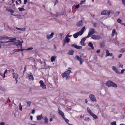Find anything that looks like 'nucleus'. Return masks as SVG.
Returning a JSON list of instances; mask_svg holds the SVG:
<instances>
[{
    "mask_svg": "<svg viewBox=\"0 0 125 125\" xmlns=\"http://www.w3.org/2000/svg\"><path fill=\"white\" fill-rule=\"evenodd\" d=\"M121 24L122 25H124V26H125V24L124 23H121Z\"/></svg>",
    "mask_w": 125,
    "mask_h": 125,
    "instance_id": "e2e57ef3",
    "label": "nucleus"
},
{
    "mask_svg": "<svg viewBox=\"0 0 125 125\" xmlns=\"http://www.w3.org/2000/svg\"><path fill=\"white\" fill-rule=\"evenodd\" d=\"M80 33H79V32H78L76 33L75 34H74L73 35V37L74 38H77L79 35H80Z\"/></svg>",
    "mask_w": 125,
    "mask_h": 125,
    "instance_id": "aec40b11",
    "label": "nucleus"
},
{
    "mask_svg": "<svg viewBox=\"0 0 125 125\" xmlns=\"http://www.w3.org/2000/svg\"><path fill=\"white\" fill-rule=\"evenodd\" d=\"M54 34L53 32L52 31L50 34H47L46 35V38L48 40H50L53 38Z\"/></svg>",
    "mask_w": 125,
    "mask_h": 125,
    "instance_id": "0eeeda50",
    "label": "nucleus"
},
{
    "mask_svg": "<svg viewBox=\"0 0 125 125\" xmlns=\"http://www.w3.org/2000/svg\"><path fill=\"white\" fill-rule=\"evenodd\" d=\"M87 38V37L83 38L81 39V41H83V42H84V41L86 40Z\"/></svg>",
    "mask_w": 125,
    "mask_h": 125,
    "instance_id": "37998d69",
    "label": "nucleus"
},
{
    "mask_svg": "<svg viewBox=\"0 0 125 125\" xmlns=\"http://www.w3.org/2000/svg\"><path fill=\"white\" fill-rule=\"evenodd\" d=\"M12 75L13 78H18L19 76L18 74L16 73H13Z\"/></svg>",
    "mask_w": 125,
    "mask_h": 125,
    "instance_id": "a878e982",
    "label": "nucleus"
},
{
    "mask_svg": "<svg viewBox=\"0 0 125 125\" xmlns=\"http://www.w3.org/2000/svg\"><path fill=\"white\" fill-rule=\"evenodd\" d=\"M94 29L93 28L90 29L88 35L87 36V38H89L90 37L91 35L94 34Z\"/></svg>",
    "mask_w": 125,
    "mask_h": 125,
    "instance_id": "20e7f679",
    "label": "nucleus"
},
{
    "mask_svg": "<svg viewBox=\"0 0 125 125\" xmlns=\"http://www.w3.org/2000/svg\"><path fill=\"white\" fill-rule=\"evenodd\" d=\"M30 118L31 119V120H32V118H33L32 116H31L30 117Z\"/></svg>",
    "mask_w": 125,
    "mask_h": 125,
    "instance_id": "69168bd1",
    "label": "nucleus"
},
{
    "mask_svg": "<svg viewBox=\"0 0 125 125\" xmlns=\"http://www.w3.org/2000/svg\"><path fill=\"white\" fill-rule=\"evenodd\" d=\"M90 120V118L89 117H86L84 119V120L86 121H89V120Z\"/></svg>",
    "mask_w": 125,
    "mask_h": 125,
    "instance_id": "49530a36",
    "label": "nucleus"
},
{
    "mask_svg": "<svg viewBox=\"0 0 125 125\" xmlns=\"http://www.w3.org/2000/svg\"><path fill=\"white\" fill-rule=\"evenodd\" d=\"M4 123L3 122H2L0 123V125H4Z\"/></svg>",
    "mask_w": 125,
    "mask_h": 125,
    "instance_id": "bf43d9fd",
    "label": "nucleus"
},
{
    "mask_svg": "<svg viewBox=\"0 0 125 125\" xmlns=\"http://www.w3.org/2000/svg\"><path fill=\"white\" fill-rule=\"evenodd\" d=\"M117 33L115 31V29H114L112 31V36H114L115 35H117Z\"/></svg>",
    "mask_w": 125,
    "mask_h": 125,
    "instance_id": "5701e85b",
    "label": "nucleus"
},
{
    "mask_svg": "<svg viewBox=\"0 0 125 125\" xmlns=\"http://www.w3.org/2000/svg\"><path fill=\"white\" fill-rule=\"evenodd\" d=\"M43 119L44 120V124H46L48 123V120L47 116H45L43 118Z\"/></svg>",
    "mask_w": 125,
    "mask_h": 125,
    "instance_id": "f3484780",
    "label": "nucleus"
},
{
    "mask_svg": "<svg viewBox=\"0 0 125 125\" xmlns=\"http://www.w3.org/2000/svg\"><path fill=\"white\" fill-rule=\"evenodd\" d=\"M23 51V49H15L13 50V51L15 52H19L21 51Z\"/></svg>",
    "mask_w": 125,
    "mask_h": 125,
    "instance_id": "bb28decb",
    "label": "nucleus"
},
{
    "mask_svg": "<svg viewBox=\"0 0 125 125\" xmlns=\"http://www.w3.org/2000/svg\"><path fill=\"white\" fill-rule=\"evenodd\" d=\"M90 100L93 102H96V99L94 95L93 94H90L89 95Z\"/></svg>",
    "mask_w": 125,
    "mask_h": 125,
    "instance_id": "1a4fd4ad",
    "label": "nucleus"
},
{
    "mask_svg": "<svg viewBox=\"0 0 125 125\" xmlns=\"http://www.w3.org/2000/svg\"><path fill=\"white\" fill-rule=\"evenodd\" d=\"M27 0H24V4H26L27 1Z\"/></svg>",
    "mask_w": 125,
    "mask_h": 125,
    "instance_id": "5fc2aeb1",
    "label": "nucleus"
},
{
    "mask_svg": "<svg viewBox=\"0 0 125 125\" xmlns=\"http://www.w3.org/2000/svg\"><path fill=\"white\" fill-rule=\"evenodd\" d=\"M7 70H6L4 72V73L3 74V78H4L5 77V74L7 73Z\"/></svg>",
    "mask_w": 125,
    "mask_h": 125,
    "instance_id": "79ce46f5",
    "label": "nucleus"
},
{
    "mask_svg": "<svg viewBox=\"0 0 125 125\" xmlns=\"http://www.w3.org/2000/svg\"><path fill=\"white\" fill-rule=\"evenodd\" d=\"M56 56H52L51 58V61L52 62L55 61V60L56 59Z\"/></svg>",
    "mask_w": 125,
    "mask_h": 125,
    "instance_id": "b1692460",
    "label": "nucleus"
},
{
    "mask_svg": "<svg viewBox=\"0 0 125 125\" xmlns=\"http://www.w3.org/2000/svg\"><path fill=\"white\" fill-rule=\"evenodd\" d=\"M21 2V0H17L16 1V4L18 5Z\"/></svg>",
    "mask_w": 125,
    "mask_h": 125,
    "instance_id": "473e14b6",
    "label": "nucleus"
},
{
    "mask_svg": "<svg viewBox=\"0 0 125 125\" xmlns=\"http://www.w3.org/2000/svg\"><path fill=\"white\" fill-rule=\"evenodd\" d=\"M26 102L28 104L27 106H30V104L31 103V102L30 101H26Z\"/></svg>",
    "mask_w": 125,
    "mask_h": 125,
    "instance_id": "f704fd0d",
    "label": "nucleus"
},
{
    "mask_svg": "<svg viewBox=\"0 0 125 125\" xmlns=\"http://www.w3.org/2000/svg\"><path fill=\"white\" fill-rule=\"evenodd\" d=\"M39 83L40 85V86L43 89L46 88V85L42 81H40Z\"/></svg>",
    "mask_w": 125,
    "mask_h": 125,
    "instance_id": "f8f14e48",
    "label": "nucleus"
},
{
    "mask_svg": "<svg viewBox=\"0 0 125 125\" xmlns=\"http://www.w3.org/2000/svg\"><path fill=\"white\" fill-rule=\"evenodd\" d=\"M72 35H70L69 33H68V34L66 35V36L68 38L69 37H72Z\"/></svg>",
    "mask_w": 125,
    "mask_h": 125,
    "instance_id": "de8ad7c7",
    "label": "nucleus"
},
{
    "mask_svg": "<svg viewBox=\"0 0 125 125\" xmlns=\"http://www.w3.org/2000/svg\"><path fill=\"white\" fill-rule=\"evenodd\" d=\"M85 0H84L83 1H81L80 5H81L85 3Z\"/></svg>",
    "mask_w": 125,
    "mask_h": 125,
    "instance_id": "c03bdc74",
    "label": "nucleus"
},
{
    "mask_svg": "<svg viewBox=\"0 0 125 125\" xmlns=\"http://www.w3.org/2000/svg\"><path fill=\"white\" fill-rule=\"evenodd\" d=\"M84 42H83V41H81L80 43L83 46H84Z\"/></svg>",
    "mask_w": 125,
    "mask_h": 125,
    "instance_id": "a18cd8bd",
    "label": "nucleus"
},
{
    "mask_svg": "<svg viewBox=\"0 0 125 125\" xmlns=\"http://www.w3.org/2000/svg\"><path fill=\"white\" fill-rule=\"evenodd\" d=\"M85 27L84 26L81 29V30L79 31V33H80V35H82V34H83V33L84 31V30H85Z\"/></svg>",
    "mask_w": 125,
    "mask_h": 125,
    "instance_id": "a211bd4d",
    "label": "nucleus"
},
{
    "mask_svg": "<svg viewBox=\"0 0 125 125\" xmlns=\"http://www.w3.org/2000/svg\"><path fill=\"white\" fill-rule=\"evenodd\" d=\"M58 112L59 114L61 115L62 118L65 116L63 113L60 110L59 108H58Z\"/></svg>",
    "mask_w": 125,
    "mask_h": 125,
    "instance_id": "ddd939ff",
    "label": "nucleus"
},
{
    "mask_svg": "<svg viewBox=\"0 0 125 125\" xmlns=\"http://www.w3.org/2000/svg\"><path fill=\"white\" fill-rule=\"evenodd\" d=\"M113 13V12L110 10H103L101 12V14L102 15H109L110 13Z\"/></svg>",
    "mask_w": 125,
    "mask_h": 125,
    "instance_id": "39448f33",
    "label": "nucleus"
},
{
    "mask_svg": "<svg viewBox=\"0 0 125 125\" xmlns=\"http://www.w3.org/2000/svg\"><path fill=\"white\" fill-rule=\"evenodd\" d=\"M125 71V69H123L121 71L120 73H120H121V74H123L124 73V71Z\"/></svg>",
    "mask_w": 125,
    "mask_h": 125,
    "instance_id": "09e8293b",
    "label": "nucleus"
},
{
    "mask_svg": "<svg viewBox=\"0 0 125 125\" xmlns=\"http://www.w3.org/2000/svg\"><path fill=\"white\" fill-rule=\"evenodd\" d=\"M32 49H33V48L32 47H30V48H28V49H23V51H24V50L28 51V50H31Z\"/></svg>",
    "mask_w": 125,
    "mask_h": 125,
    "instance_id": "4c0bfd02",
    "label": "nucleus"
},
{
    "mask_svg": "<svg viewBox=\"0 0 125 125\" xmlns=\"http://www.w3.org/2000/svg\"><path fill=\"white\" fill-rule=\"evenodd\" d=\"M16 41L15 38H11L5 42L1 41V43H3V45L4 46H7L10 45L12 44V42Z\"/></svg>",
    "mask_w": 125,
    "mask_h": 125,
    "instance_id": "f257e3e1",
    "label": "nucleus"
},
{
    "mask_svg": "<svg viewBox=\"0 0 125 125\" xmlns=\"http://www.w3.org/2000/svg\"><path fill=\"white\" fill-rule=\"evenodd\" d=\"M112 69L116 73L120 74V72L118 71V70L114 66H113L112 67Z\"/></svg>",
    "mask_w": 125,
    "mask_h": 125,
    "instance_id": "2eb2a0df",
    "label": "nucleus"
},
{
    "mask_svg": "<svg viewBox=\"0 0 125 125\" xmlns=\"http://www.w3.org/2000/svg\"><path fill=\"white\" fill-rule=\"evenodd\" d=\"M52 118H50V122L52 121Z\"/></svg>",
    "mask_w": 125,
    "mask_h": 125,
    "instance_id": "0e129e2a",
    "label": "nucleus"
},
{
    "mask_svg": "<svg viewBox=\"0 0 125 125\" xmlns=\"http://www.w3.org/2000/svg\"><path fill=\"white\" fill-rule=\"evenodd\" d=\"M28 76L29 78H33V77L31 73H30V74H28Z\"/></svg>",
    "mask_w": 125,
    "mask_h": 125,
    "instance_id": "c9c22d12",
    "label": "nucleus"
},
{
    "mask_svg": "<svg viewBox=\"0 0 125 125\" xmlns=\"http://www.w3.org/2000/svg\"><path fill=\"white\" fill-rule=\"evenodd\" d=\"M120 13L119 11H117L115 13V15L116 16H117Z\"/></svg>",
    "mask_w": 125,
    "mask_h": 125,
    "instance_id": "58836bf2",
    "label": "nucleus"
},
{
    "mask_svg": "<svg viewBox=\"0 0 125 125\" xmlns=\"http://www.w3.org/2000/svg\"><path fill=\"white\" fill-rule=\"evenodd\" d=\"M88 45L93 50L94 49V47L93 46V44L91 42H90L88 43Z\"/></svg>",
    "mask_w": 125,
    "mask_h": 125,
    "instance_id": "cd10ccee",
    "label": "nucleus"
},
{
    "mask_svg": "<svg viewBox=\"0 0 125 125\" xmlns=\"http://www.w3.org/2000/svg\"><path fill=\"white\" fill-rule=\"evenodd\" d=\"M122 52H124L125 51V50L124 49H122V51H121Z\"/></svg>",
    "mask_w": 125,
    "mask_h": 125,
    "instance_id": "338daca9",
    "label": "nucleus"
},
{
    "mask_svg": "<svg viewBox=\"0 0 125 125\" xmlns=\"http://www.w3.org/2000/svg\"><path fill=\"white\" fill-rule=\"evenodd\" d=\"M11 38L6 37H0V40L3 41V42H5Z\"/></svg>",
    "mask_w": 125,
    "mask_h": 125,
    "instance_id": "9d476101",
    "label": "nucleus"
},
{
    "mask_svg": "<svg viewBox=\"0 0 125 125\" xmlns=\"http://www.w3.org/2000/svg\"><path fill=\"white\" fill-rule=\"evenodd\" d=\"M18 10L21 11H24L25 10V9L23 8H19Z\"/></svg>",
    "mask_w": 125,
    "mask_h": 125,
    "instance_id": "2f4dec72",
    "label": "nucleus"
},
{
    "mask_svg": "<svg viewBox=\"0 0 125 125\" xmlns=\"http://www.w3.org/2000/svg\"><path fill=\"white\" fill-rule=\"evenodd\" d=\"M106 84L108 87L112 86L115 88L117 87V85L116 84L110 81H107L106 83Z\"/></svg>",
    "mask_w": 125,
    "mask_h": 125,
    "instance_id": "f03ea898",
    "label": "nucleus"
},
{
    "mask_svg": "<svg viewBox=\"0 0 125 125\" xmlns=\"http://www.w3.org/2000/svg\"><path fill=\"white\" fill-rule=\"evenodd\" d=\"M91 38L93 40H97L100 39V37L99 35H94L92 36Z\"/></svg>",
    "mask_w": 125,
    "mask_h": 125,
    "instance_id": "9b49d317",
    "label": "nucleus"
},
{
    "mask_svg": "<svg viewBox=\"0 0 125 125\" xmlns=\"http://www.w3.org/2000/svg\"><path fill=\"white\" fill-rule=\"evenodd\" d=\"M111 125H116V122L115 121H114L111 123Z\"/></svg>",
    "mask_w": 125,
    "mask_h": 125,
    "instance_id": "ea45409f",
    "label": "nucleus"
},
{
    "mask_svg": "<svg viewBox=\"0 0 125 125\" xmlns=\"http://www.w3.org/2000/svg\"><path fill=\"white\" fill-rule=\"evenodd\" d=\"M9 11L10 12L11 14L13 13L14 12V11L13 10H10Z\"/></svg>",
    "mask_w": 125,
    "mask_h": 125,
    "instance_id": "603ef678",
    "label": "nucleus"
},
{
    "mask_svg": "<svg viewBox=\"0 0 125 125\" xmlns=\"http://www.w3.org/2000/svg\"><path fill=\"white\" fill-rule=\"evenodd\" d=\"M71 72V71L70 70H68L62 73V77L63 78L66 77Z\"/></svg>",
    "mask_w": 125,
    "mask_h": 125,
    "instance_id": "7ed1b4c3",
    "label": "nucleus"
},
{
    "mask_svg": "<svg viewBox=\"0 0 125 125\" xmlns=\"http://www.w3.org/2000/svg\"><path fill=\"white\" fill-rule=\"evenodd\" d=\"M15 28L17 29V30H20L21 31H24L26 30V29L25 28H19L18 27H16Z\"/></svg>",
    "mask_w": 125,
    "mask_h": 125,
    "instance_id": "4be33fe9",
    "label": "nucleus"
},
{
    "mask_svg": "<svg viewBox=\"0 0 125 125\" xmlns=\"http://www.w3.org/2000/svg\"><path fill=\"white\" fill-rule=\"evenodd\" d=\"M87 112L90 114V115H91L93 113L90 109L88 107L87 108Z\"/></svg>",
    "mask_w": 125,
    "mask_h": 125,
    "instance_id": "c756f323",
    "label": "nucleus"
},
{
    "mask_svg": "<svg viewBox=\"0 0 125 125\" xmlns=\"http://www.w3.org/2000/svg\"><path fill=\"white\" fill-rule=\"evenodd\" d=\"M83 25V22L82 21H80L77 24V25L78 26H80L82 25Z\"/></svg>",
    "mask_w": 125,
    "mask_h": 125,
    "instance_id": "c85d7f7f",
    "label": "nucleus"
},
{
    "mask_svg": "<svg viewBox=\"0 0 125 125\" xmlns=\"http://www.w3.org/2000/svg\"><path fill=\"white\" fill-rule=\"evenodd\" d=\"M6 10L8 11H10V9L9 8H6Z\"/></svg>",
    "mask_w": 125,
    "mask_h": 125,
    "instance_id": "4d7b16f0",
    "label": "nucleus"
},
{
    "mask_svg": "<svg viewBox=\"0 0 125 125\" xmlns=\"http://www.w3.org/2000/svg\"><path fill=\"white\" fill-rule=\"evenodd\" d=\"M75 58L80 62V65L82 64V63L84 62L83 60L81 58V57H80L77 55L75 56Z\"/></svg>",
    "mask_w": 125,
    "mask_h": 125,
    "instance_id": "6e6552de",
    "label": "nucleus"
},
{
    "mask_svg": "<svg viewBox=\"0 0 125 125\" xmlns=\"http://www.w3.org/2000/svg\"><path fill=\"white\" fill-rule=\"evenodd\" d=\"M79 5L78 4V5L75 6V9L78 8H79Z\"/></svg>",
    "mask_w": 125,
    "mask_h": 125,
    "instance_id": "864d4df0",
    "label": "nucleus"
},
{
    "mask_svg": "<svg viewBox=\"0 0 125 125\" xmlns=\"http://www.w3.org/2000/svg\"><path fill=\"white\" fill-rule=\"evenodd\" d=\"M117 22L119 23H121L122 20L119 18L117 20Z\"/></svg>",
    "mask_w": 125,
    "mask_h": 125,
    "instance_id": "a19ab883",
    "label": "nucleus"
},
{
    "mask_svg": "<svg viewBox=\"0 0 125 125\" xmlns=\"http://www.w3.org/2000/svg\"><path fill=\"white\" fill-rule=\"evenodd\" d=\"M106 57H107L109 56H112L113 55L112 53H110L109 52V50H106Z\"/></svg>",
    "mask_w": 125,
    "mask_h": 125,
    "instance_id": "4468645a",
    "label": "nucleus"
},
{
    "mask_svg": "<svg viewBox=\"0 0 125 125\" xmlns=\"http://www.w3.org/2000/svg\"><path fill=\"white\" fill-rule=\"evenodd\" d=\"M35 112V110L34 109L32 110V111H31V113L32 114H34Z\"/></svg>",
    "mask_w": 125,
    "mask_h": 125,
    "instance_id": "6e6d98bb",
    "label": "nucleus"
},
{
    "mask_svg": "<svg viewBox=\"0 0 125 125\" xmlns=\"http://www.w3.org/2000/svg\"><path fill=\"white\" fill-rule=\"evenodd\" d=\"M122 56V54H120L119 55V56H118V57L119 58H121Z\"/></svg>",
    "mask_w": 125,
    "mask_h": 125,
    "instance_id": "13d9d810",
    "label": "nucleus"
},
{
    "mask_svg": "<svg viewBox=\"0 0 125 125\" xmlns=\"http://www.w3.org/2000/svg\"><path fill=\"white\" fill-rule=\"evenodd\" d=\"M37 119L39 120L40 121L41 119H43V116L42 114L40 115H38L37 116Z\"/></svg>",
    "mask_w": 125,
    "mask_h": 125,
    "instance_id": "6ab92c4d",
    "label": "nucleus"
},
{
    "mask_svg": "<svg viewBox=\"0 0 125 125\" xmlns=\"http://www.w3.org/2000/svg\"><path fill=\"white\" fill-rule=\"evenodd\" d=\"M65 121V122L67 123L69 125V124H70L69 123V120L66 118L64 116L62 118Z\"/></svg>",
    "mask_w": 125,
    "mask_h": 125,
    "instance_id": "393cba45",
    "label": "nucleus"
},
{
    "mask_svg": "<svg viewBox=\"0 0 125 125\" xmlns=\"http://www.w3.org/2000/svg\"><path fill=\"white\" fill-rule=\"evenodd\" d=\"M74 52L73 51L71 50L69 51L68 54L69 55H72L73 54Z\"/></svg>",
    "mask_w": 125,
    "mask_h": 125,
    "instance_id": "72a5a7b5",
    "label": "nucleus"
},
{
    "mask_svg": "<svg viewBox=\"0 0 125 125\" xmlns=\"http://www.w3.org/2000/svg\"><path fill=\"white\" fill-rule=\"evenodd\" d=\"M85 102L86 103H87L88 102V101L87 99H85Z\"/></svg>",
    "mask_w": 125,
    "mask_h": 125,
    "instance_id": "680f3d73",
    "label": "nucleus"
},
{
    "mask_svg": "<svg viewBox=\"0 0 125 125\" xmlns=\"http://www.w3.org/2000/svg\"><path fill=\"white\" fill-rule=\"evenodd\" d=\"M72 46L74 47L75 48L77 49H80L82 48V46H77L75 44H72Z\"/></svg>",
    "mask_w": 125,
    "mask_h": 125,
    "instance_id": "412c9836",
    "label": "nucleus"
},
{
    "mask_svg": "<svg viewBox=\"0 0 125 125\" xmlns=\"http://www.w3.org/2000/svg\"><path fill=\"white\" fill-rule=\"evenodd\" d=\"M122 2L123 5L125 6V0H122Z\"/></svg>",
    "mask_w": 125,
    "mask_h": 125,
    "instance_id": "8fccbe9b",
    "label": "nucleus"
},
{
    "mask_svg": "<svg viewBox=\"0 0 125 125\" xmlns=\"http://www.w3.org/2000/svg\"><path fill=\"white\" fill-rule=\"evenodd\" d=\"M100 50H98L96 51V52L97 53H99L100 52Z\"/></svg>",
    "mask_w": 125,
    "mask_h": 125,
    "instance_id": "052dcab7",
    "label": "nucleus"
},
{
    "mask_svg": "<svg viewBox=\"0 0 125 125\" xmlns=\"http://www.w3.org/2000/svg\"><path fill=\"white\" fill-rule=\"evenodd\" d=\"M23 42L22 41L21 42L19 40H17L16 42H15V44L18 47V46H20L21 48H22V43H23Z\"/></svg>",
    "mask_w": 125,
    "mask_h": 125,
    "instance_id": "423d86ee",
    "label": "nucleus"
},
{
    "mask_svg": "<svg viewBox=\"0 0 125 125\" xmlns=\"http://www.w3.org/2000/svg\"><path fill=\"white\" fill-rule=\"evenodd\" d=\"M19 109L21 111L22 110V106L21 105V103H20L19 105Z\"/></svg>",
    "mask_w": 125,
    "mask_h": 125,
    "instance_id": "e433bc0d",
    "label": "nucleus"
},
{
    "mask_svg": "<svg viewBox=\"0 0 125 125\" xmlns=\"http://www.w3.org/2000/svg\"><path fill=\"white\" fill-rule=\"evenodd\" d=\"M7 102L8 103H10L11 102L10 100V99L9 98H8L7 99Z\"/></svg>",
    "mask_w": 125,
    "mask_h": 125,
    "instance_id": "3c124183",
    "label": "nucleus"
},
{
    "mask_svg": "<svg viewBox=\"0 0 125 125\" xmlns=\"http://www.w3.org/2000/svg\"><path fill=\"white\" fill-rule=\"evenodd\" d=\"M96 23H94V26L95 27L96 26Z\"/></svg>",
    "mask_w": 125,
    "mask_h": 125,
    "instance_id": "774afa93",
    "label": "nucleus"
},
{
    "mask_svg": "<svg viewBox=\"0 0 125 125\" xmlns=\"http://www.w3.org/2000/svg\"><path fill=\"white\" fill-rule=\"evenodd\" d=\"M70 41V39L69 38L67 37L66 36L65 38L64 41V44L66 43H68Z\"/></svg>",
    "mask_w": 125,
    "mask_h": 125,
    "instance_id": "dca6fc26",
    "label": "nucleus"
},
{
    "mask_svg": "<svg viewBox=\"0 0 125 125\" xmlns=\"http://www.w3.org/2000/svg\"><path fill=\"white\" fill-rule=\"evenodd\" d=\"M90 115L92 116L93 117V118L95 119H97V116L96 115L94 114L93 113Z\"/></svg>",
    "mask_w": 125,
    "mask_h": 125,
    "instance_id": "7c9ffc66",
    "label": "nucleus"
}]
</instances>
